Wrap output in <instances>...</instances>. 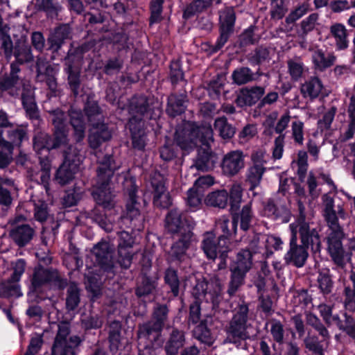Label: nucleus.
Returning a JSON list of instances; mask_svg holds the SVG:
<instances>
[{"mask_svg": "<svg viewBox=\"0 0 355 355\" xmlns=\"http://www.w3.org/2000/svg\"><path fill=\"white\" fill-rule=\"evenodd\" d=\"M126 128L130 133L132 147L137 150H144L146 146V132L142 119L137 116H130Z\"/></svg>", "mask_w": 355, "mask_h": 355, "instance_id": "obj_20", "label": "nucleus"}, {"mask_svg": "<svg viewBox=\"0 0 355 355\" xmlns=\"http://www.w3.org/2000/svg\"><path fill=\"white\" fill-rule=\"evenodd\" d=\"M63 71L67 76V87L71 96L76 98L80 95L81 87V64L64 58Z\"/></svg>", "mask_w": 355, "mask_h": 355, "instance_id": "obj_19", "label": "nucleus"}, {"mask_svg": "<svg viewBox=\"0 0 355 355\" xmlns=\"http://www.w3.org/2000/svg\"><path fill=\"white\" fill-rule=\"evenodd\" d=\"M330 33L335 38L338 50H345L349 46L348 33L345 26L340 23H335L330 26Z\"/></svg>", "mask_w": 355, "mask_h": 355, "instance_id": "obj_41", "label": "nucleus"}, {"mask_svg": "<svg viewBox=\"0 0 355 355\" xmlns=\"http://www.w3.org/2000/svg\"><path fill=\"white\" fill-rule=\"evenodd\" d=\"M37 78L41 81H44L49 94L51 96H59L60 91L58 88L56 75L58 70L55 67L48 62L46 58L37 56V60L34 66Z\"/></svg>", "mask_w": 355, "mask_h": 355, "instance_id": "obj_16", "label": "nucleus"}, {"mask_svg": "<svg viewBox=\"0 0 355 355\" xmlns=\"http://www.w3.org/2000/svg\"><path fill=\"white\" fill-rule=\"evenodd\" d=\"M189 101L186 90L171 93L167 97L166 113L171 118L181 116L185 112Z\"/></svg>", "mask_w": 355, "mask_h": 355, "instance_id": "obj_26", "label": "nucleus"}, {"mask_svg": "<svg viewBox=\"0 0 355 355\" xmlns=\"http://www.w3.org/2000/svg\"><path fill=\"white\" fill-rule=\"evenodd\" d=\"M245 155L241 150H232L224 155L220 166L224 175L232 177L245 166Z\"/></svg>", "mask_w": 355, "mask_h": 355, "instance_id": "obj_23", "label": "nucleus"}, {"mask_svg": "<svg viewBox=\"0 0 355 355\" xmlns=\"http://www.w3.org/2000/svg\"><path fill=\"white\" fill-rule=\"evenodd\" d=\"M91 132L88 137L89 146L93 149L98 148L101 144L111 139L112 134L108 125L103 119H98L90 123Z\"/></svg>", "mask_w": 355, "mask_h": 355, "instance_id": "obj_25", "label": "nucleus"}, {"mask_svg": "<svg viewBox=\"0 0 355 355\" xmlns=\"http://www.w3.org/2000/svg\"><path fill=\"white\" fill-rule=\"evenodd\" d=\"M22 275V262L19 260L7 281L2 284L0 295L3 297H19L20 280Z\"/></svg>", "mask_w": 355, "mask_h": 355, "instance_id": "obj_27", "label": "nucleus"}, {"mask_svg": "<svg viewBox=\"0 0 355 355\" xmlns=\"http://www.w3.org/2000/svg\"><path fill=\"white\" fill-rule=\"evenodd\" d=\"M44 340L42 334H35L30 340L26 352L24 355H36L42 348Z\"/></svg>", "mask_w": 355, "mask_h": 355, "instance_id": "obj_64", "label": "nucleus"}, {"mask_svg": "<svg viewBox=\"0 0 355 355\" xmlns=\"http://www.w3.org/2000/svg\"><path fill=\"white\" fill-rule=\"evenodd\" d=\"M300 93L305 98L313 101L320 97L324 89L322 80L318 76H311L300 85Z\"/></svg>", "mask_w": 355, "mask_h": 355, "instance_id": "obj_33", "label": "nucleus"}, {"mask_svg": "<svg viewBox=\"0 0 355 355\" xmlns=\"http://www.w3.org/2000/svg\"><path fill=\"white\" fill-rule=\"evenodd\" d=\"M259 39L254 37V26H250L245 29L239 36L238 46L240 49L257 44Z\"/></svg>", "mask_w": 355, "mask_h": 355, "instance_id": "obj_55", "label": "nucleus"}, {"mask_svg": "<svg viewBox=\"0 0 355 355\" xmlns=\"http://www.w3.org/2000/svg\"><path fill=\"white\" fill-rule=\"evenodd\" d=\"M270 334L273 340L278 344H282L284 338V329L282 323L277 320L272 319L271 322Z\"/></svg>", "mask_w": 355, "mask_h": 355, "instance_id": "obj_63", "label": "nucleus"}, {"mask_svg": "<svg viewBox=\"0 0 355 355\" xmlns=\"http://www.w3.org/2000/svg\"><path fill=\"white\" fill-rule=\"evenodd\" d=\"M246 329L245 322L232 318L227 331V339L229 343L237 346L240 345L243 341L249 337Z\"/></svg>", "mask_w": 355, "mask_h": 355, "instance_id": "obj_36", "label": "nucleus"}, {"mask_svg": "<svg viewBox=\"0 0 355 355\" xmlns=\"http://www.w3.org/2000/svg\"><path fill=\"white\" fill-rule=\"evenodd\" d=\"M167 78L173 89L180 83H187L182 67V62L180 59H173L170 61Z\"/></svg>", "mask_w": 355, "mask_h": 355, "instance_id": "obj_37", "label": "nucleus"}, {"mask_svg": "<svg viewBox=\"0 0 355 355\" xmlns=\"http://www.w3.org/2000/svg\"><path fill=\"white\" fill-rule=\"evenodd\" d=\"M72 38V28L68 24H60L51 31L47 40V50L58 53L65 42Z\"/></svg>", "mask_w": 355, "mask_h": 355, "instance_id": "obj_22", "label": "nucleus"}, {"mask_svg": "<svg viewBox=\"0 0 355 355\" xmlns=\"http://www.w3.org/2000/svg\"><path fill=\"white\" fill-rule=\"evenodd\" d=\"M252 264V253L249 249H243L237 253L236 260L231 265L241 268L246 266L250 270Z\"/></svg>", "mask_w": 355, "mask_h": 355, "instance_id": "obj_60", "label": "nucleus"}, {"mask_svg": "<svg viewBox=\"0 0 355 355\" xmlns=\"http://www.w3.org/2000/svg\"><path fill=\"white\" fill-rule=\"evenodd\" d=\"M128 199L125 204V210L123 211V216L132 220L140 214L139 202L137 200V187L132 183L130 188L127 189Z\"/></svg>", "mask_w": 355, "mask_h": 355, "instance_id": "obj_38", "label": "nucleus"}, {"mask_svg": "<svg viewBox=\"0 0 355 355\" xmlns=\"http://www.w3.org/2000/svg\"><path fill=\"white\" fill-rule=\"evenodd\" d=\"M116 170L115 162L111 155H105L97 168V180L92 196L96 206L91 211L92 218L101 227L106 225L105 213L115 207V195L111 189L112 179Z\"/></svg>", "mask_w": 355, "mask_h": 355, "instance_id": "obj_3", "label": "nucleus"}, {"mask_svg": "<svg viewBox=\"0 0 355 355\" xmlns=\"http://www.w3.org/2000/svg\"><path fill=\"white\" fill-rule=\"evenodd\" d=\"M243 196V189L239 184H234L230 189V193L226 190H216L209 193L206 199V203L207 205L214 207H218L220 209H224L227 207L228 203L230 204V212L231 218H233L234 214H238L243 211L245 207L250 209V220H249V229L251 227V223L253 218V212L252 209L251 203L245 205L241 209V202Z\"/></svg>", "mask_w": 355, "mask_h": 355, "instance_id": "obj_5", "label": "nucleus"}, {"mask_svg": "<svg viewBox=\"0 0 355 355\" xmlns=\"http://www.w3.org/2000/svg\"><path fill=\"white\" fill-rule=\"evenodd\" d=\"M83 110L88 118L89 123L96 121L98 119H103L101 109L98 105V101L95 99L94 94H89L87 96Z\"/></svg>", "mask_w": 355, "mask_h": 355, "instance_id": "obj_42", "label": "nucleus"}, {"mask_svg": "<svg viewBox=\"0 0 355 355\" xmlns=\"http://www.w3.org/2000/svg\"><path fill=\"white\" fill-rule=\"evenodd\" d=\"M254 72L248 67H239L236 68L232 73L233 83L243 85L254 81Z\"/></svg>", "mask_w": 355, "mask_h": 355, "instance_id": "obj_48", "label": "nucleus"}, {"mask_svg": "<svg viewBox=\"0 0 355 355\" xmlns=\"http://www.w3.org/2000/svg\"><path fill=\"white\" fill-rule=\"evenodd\" d=\"M71 333V324L62 320L58 324V331L51 347V355H74L73 348L68 345L67 337Z\"/></svg>", "mask_w": 355, "mask_h": 355, "instance_id": "obj_17", "label": "nucleus"}, {"mask_svg": "<svg viewBox=\"0 0 355 355\" xmlns=\"http://www.w3.org/2000/svg\"><path fill=\"white\" fill-rule=\"evenodd\" d=\"M336 113V107L333 106L326 112L321 119L318 121V129L322 132L330 129Z\"/></svg>", "mask_w": 355, "mask_h": 355, "instance_id": "obj_61", "label": "nucleus"}, {"mask_svg": "<svg viewBox=\"0 0 355 355\" xmlns=\"http://www.w3.org/2000/svg\"><path fill=\"white\" fill-rule=\"evenodd\" d=\"M19 77L15 71V65L11 64V71L9 76L0 78V88L1 90H10V94L14 95L13 88L16 87Z\"/></svg>", "mask_w": 355, "mask_h": 355, "instance_id": "obj_57", "label": "nucleus"}, {"mask_svg": "<svg viewBox=\"0 0 355 355\" xmlns=\"http://www.w3.org/2000/svg\"><path fill=\"white\" fill-rule=\"evenodd\" d=\"M34 206V216L36 220L44 222L46 220L49 216V207L44 200H32Z\"/></svg>", "mask_w": 355, "mask_h": 355, "instance_id": "obj_59", "label": "nucleus"}, {"mask_svg": "<svg viewBox=\"0 0 355 355\" xmlns=\"http://www.w3.org/2000/svg\"><path fill=\"white\" fill-rule=\"evenodd\" d=\"M123 67V61L119 58L108 59L103 67V72L107 76L119 73Z\"/></svg>", "mask_w": 355, "mask_h": 355, "instance_id": "obj_62", "label": "nucleus"}, {"mask_svg": "<svg viewBox=\"0 0 355 355\" xmlns=\"http://www.w3.org/2000/svg\"><path fill=\"white\" fill-rule=\"evenodd\" d=\"M214 125L218 130L219 135L223 139H230L236 133V128L229 123L225 117L216 119Z\"/></svg>", "mask_w": 355, "mask_h": 355, "instance_id": "obj_51", "label": "nucleus"}, {"mask_svg": "<svg viewBox=\"0 0 355 355\" xmlns=\"http://www.w3.org/2000/svg\"><path fill=\"white\" fill-rule=\"evenodd\" d=\"M317 282L319 289L323 295H329L332 292L334 282L329 270L320 271L318 273Z\"/></svg>", "mask_w": 355, "mask_h": 355, "instance_id": "obj_53", "label": "nucleus"}, {"mask_svg": "<svg viewBox=\"0 0 355 355\" xmlns=\"http://www.w3.org/2000/svg\"><path fill=\"white\" fill-rule=\"evenodd\" d=\"M200 303L195 300L189 306V313L187 318L188 324L196 325L193 330V336L195 338L202 343L210 345L214 341L211 330L209 327V323L211 322L212 318L207 317L203 320H200Z\"/></svg>", "mask_w": 355, "mask_h": 355, "instance_id": "obj_9", "label": "nucleus"}, {"mask_svg": "<svg viewBox=\"0 0 355 355\" xmlns=\"http://www.w3.org/2000/svg\"><path fill=\"white\" fill-rule=\"evenodd\" d=\"M158 287V279L152 276L144 274L141 276L140 282L137 284L135 289V294L140 300V309L135 314L137 315L144 316L146 313L147 302H150L155 298Z\"/></svg>", "mask_w": 355, "mask_h": 355, "instance_id": "obj_14", "label": "nucleus"}, {"mask_svg": "<svg viewBox=\"0 0 355 355\" xmlns=\"http://www.w3.org/2000/svg\"><path fill=\"white\" fill-rule=\"evenodd\" d=\"M213 5L209 0H193L183 10L182 17L189 19L196 15L201 13Z\"/></svg>", "mask_w": 355, "mask_h": 355, "instance_id": "obj_44", "label": "nucleus"}, {"mask_svg": "<svg viewBox=\"0 0 355 355\" xmlns=\"http://www.w3.org/2000/svg\"><path fill=\"white\" fill-rule=\"evenodd\" d=\"M291 236L290 239V249L284 255V260L287 264H292L297 268H301L304 264L309 256L307 250L297 245V227L293 224L290 225Z\"/></svg>", "mask_w": 355, "mask_h": 355, "instance_id": "obj_18", "label": "nucleus"}, {"mask_svg": "<svg viewBox=\"0 0 355 355\" xmlns=\"http://www.w3.org/2000/svg\"><path fill=\"white\" fill-rule=\"evenodd\" d=\"M264 94L265 89L261 86L243 87L237 94L235 103L239 107H251L259 102Z\"/></svg>", "mask_w": 355, "mask_h": 355, "instance_id": "obj_30", "label": "nucleus"}, {"mask_svg": "<svg viewBox=\"0 0 355 355\" xmlns=\"http://www.w3.org/2000/svg\"><path fill=\"white\" fill-rule=\"evenodd\" d=\"M169 307L170 305L166 303L155 302L153 306L150 320L164 327L168 319Z\"/></svg>", "mask_w": 355, "mask_h": 355, "instance_id": "obj_46", "label": "nucleus"}, {"mask_svg": "<svg viewBox=\"0 0 355 355\" xmlns=\"http://www.w3.org/2000/svg\"><path fill=\"white\" fill-rule=\"evenodd\" d=\"M309 10V5L308 3L304 2L301 4H298L286 17V24L288 25L294 24L296 21L305 15L308 12Z\"/></svg>", "mask_w": 355, "mask_h": 355, "instance_id": "obj_58", "label": "nucleus"}, {"mask_svg": "<svg viewBox=\"0 0 355 355\" xmlns=\"http://www.w3.org/2000/svg\"><path fill=\"white\" fill-rule=\"evenodd\" d=\"M134 244L133 237L125 231L121 232L119 235L117 251V262L121 268L128 269L132 261V254L130 251Z\"/></svg>", "mask_w": 355, "mask_h": 355, "instance_id": "obj_24", "label": "nucleus"}, {"mask_svg": "<svg viewBox=\"0 0 355 355\" xmlns=\"http://www.w3.org/2000/svg\"><path fill=\"white\" fill-rule=\"evenodd\" d=\"M164 282L169 288L168 293H171L173 297L180 295V281L176 269L172 267L166 268L164 271Z\"/></svg>", "mask_w": 355, "mask_h": 355, "instance_id": "obj_40", "label": "nucleus"}, {"mask_svg": "<svg viewBox=\"0 0 355 355\" xmlns=\"http://www.w3.org/2000/svg\"><path fill=\"white\" fill-rule=\"evenodd\" d=\"M94 46L93 42H85L75 48L71 44L64 58H69L71 61L81 64L85 53L89 51Z\"/></svg>", "mask_w": 355, "mask_h": 355, "instance_id": "obj_47", "label": "nucleus"}, {"mask_svg": "<svg viewBox=\"0 0 355 355\" xmlns=\"http://www.w3.org/2000/svg\"><path fill=\"white\" fill-rule=\"evenodd\" d=\"M336 59V56L332 53L329 54L328 56L326 57L322 50H318L313 56V62L315 67L320 71L331 67L334 64Z\"/></svg>", "mask_w": 355, "mask_h": 355, "instance_id": "obj_49", "label": "nucleus"}, {"mask_svg": "<svg viewBox=\"0 0 355 355\" xmlns=\"http://www.w3.org/2000/svg\"><path fill=\"white\" fill-rule=\"evenodd\" d=\"M236 15L233 6H226L219 11V36L213 46V51H220L234 32Z\"/></svg>", "mask_w": 355, "mask_h": 355, "instance_id": "obj_11", "label": "nucleus"}, {"mask_svg": "<svg viewBox=\"0 0 355 355\" xmlns=\"http://www.w3.org/2000/svg\"><path fill=\"white\" fill-rule=\"evenodd\" d=\"M192 295L196 300L206 297L211 301L213 306H218L223 300V285L219 279L198 280L193 288Z\"/></svg>", "mask_w": 355, "mask_h": 355, "instance_id": "obj_12", "label": "nucleus"}, {"mask_svg": "<svg viewBox=\"0 0 355 355\" xmlns=\"http://www.w3.org/2000/svg\"><path fill=\"white\" fill-rule=\"evenodd\" d=\"M270 59V50L263 45L257 46L247 55V60L252 67L260 66L263 62H269Z\"/></svg>", "mask_w": 355, "mask_h": 355, "instance_id": "obj_45", "label": "nucleus"}, {"mask_svg": "<svg viewBox=\"0 0 355 355\" xmlns=\"http://www.w3.org/2000/svg\"><path fill=\"white\" fill-rule=\"evenodd\" d=\"M164 3V0H150L149 3L150 15L148 19L150 26L160 23L163 20L162 12Z\"/></svg>", "mask_w": 355, "mask_h": 355, "instance_id": "obj_50", "label": "nucleus"}, {"mask_svg": "<svg viewBox=\"0 0 355 355\" xmlns=\"http://www.w3.org/2000/svg\"><path fill=\"white\" fill-rule=\"evenodd\" d=\"M164 327L150 320L139 324L137 336L139 338L147 340L150 344L155 345L160 340Z\"/></svg>", "mask_w": 355, "mask_h": 355, "instance_id": "obj_31", "label": "nucleus"}, {"mask_svg": "<svg viewBox=\"0 0 355 355\" xmlns=\"http://www.w3.org/2000/svg\"><path fill=\"white\" fill-rule=\"evenodd\" d=\"M63 156V162L55 174V180L62 186L70 183L74 179L75 174L79 171L83 162L80 150L72 146H69L64 151Z\"/></svg>", "mask_w": 355, "mask_h": 355, "instance_id": "obj_6", "label": "nucleus"}, {"mask_svg": "<svg viewBox=\"0 0 355 355\" xmlns=\"http://www.w3.org/2000/svg\"><path fill=\"white\" fill-rule=\"evenodd\" d=\"M266 171L263 166L253 165L248 170V180L250 183V191H254L261 182L262 176Z\"/></svg>", "mask_w": 355, "mask_h": 355, "instance_id": "obj_52", "label": "nucleus"}, {"mask_svg": "<svg viewBox=\"0 0 355 355\" xmlns=\"http://www.w3.org/2000/svg\"><path fill=\"white\" fill-rule=\"evenodd\" d=\"M186 342L185 332L173 327L164 345L166 355H177Z\"/></svg>", "mask_w": 355, "mask_h": 355, "instance_id": "obj_35", "label": "nucleus"}, {"mask_svg": "<svg viewBox=\"0 0 355 355\" xmlns=\"http://www.w3.org/2000/svg\"><path fill=\"white\" fill-rule=\"evenodd\" d=\"M91 252L94 255L96 266L101 272L107 276L115 274L114 252L109 242L102 240L93 247Z\"/></svg>", "mask_w": 355, "mask_h": 355, "instance_id": "obj_15", "label": "nucleus"}, {"mask_svg": "<svg viewBox=\"0 0 355 355\" xmlns=\"http://www.w3.org/2000/svg\"><path fill=\"white\" fill-rule=\"evenodd\" d=\"M30 92L26 89L24 83V110L26 116L31 120L35 129H38L42 120L35 96L33 94H29Z\"/></svg>", "mask_w": 355, "mask_h": 355, "instance_id": "obj_32", "label": "nucleus"}, {"mask_svg": "<svg viewBox=\"0 0 355 355\" xmlns=\"http://www.w3.org/2000/svg\"><path fill=\"white\" fill-rule=\"evenodd\" d=\"M128 113L144 121H156L161 115L160 109L155 106L154 99L148 96L136 94L129 100Z\"/></svg>", "mask_w": 355, "mask_h": 355, "instance_id": "obj_7", "label": "nucleus"}, {"mask_svg": "<svg viewBox=\"0 0 355 355\" xmlns=\"http://www.w3.org/2000/svg\"><path fill=\"white\" fill-rule=\"evenodd\" d=\"M31 285L34 291L33 293L28 294L30 300L35 296V292H37L43 286H53L60 290H63L67 286V280L60 276L57 269L45 268L39 265L34 270Z\"/></svg>", "mask_w": 355, "mask_h": 355, "instance_id": "obj_10", "label": "nucleus"}, {"mask_svg": "<svg viewBox=\"0 0 355 355\" xmlns=\"http://www.w3.org/2000/svg\"><path fill=\"white\" fill-rule=\"evenodd\" d=\"M49 118L53 128L52 134H38L33 137V147L38 155L44 169H49V155L51 150H56L69 144V125L73 129V137L77 143L85 136V122L81 112H71L69 121L64 112L60 108L49 111Z\"/></svg>", "mask_w": 355, "mask_h": 355, "instance_id": "obj_1", "label": "nucleus"}, {"mask_svg": "<svg viewBox=\"0 0 355 355\" xmlns=\"http://www.w3.org/2000/svg\"><path fill=\"white\" fill-rule=\"evenodd\" d=\"M343 319H340L338 315H331V319L335 322L339 330L345 333L355 343V318L344 313L343 314Z\"/></svg>", "mask_w": 355, "mask_h": 355, "instance_id": "obj_39", "label": "nucleus"}, {"mask_svg": "<svg viewBox=\"0 0 355 355\" xmlns=\"http://www.w3.org/2000/svg\"><path fill=\"white\" fill-rule=\"evenodd\" d=\"M174 141L175 143L165 144L159 148L160 158L164 161L169 162L178 157V148H180V147L175 141V136L174 137Z\"/></svg>", "mask_w": 355, "mask_h": 355, "instance_id": "obj_56", "label": "nucleus"}, {"mask_svg": "<svg viewBox=\"0 0 355 355\" xmlns=\"http://www.w3.org/2000/svg\"><path fill=\"white\" fill-rule=\"evenodd\" d=\"M176 241L172 244L168 256L172 261L182 262L184 260L187 251L190 248L193 241L196 240L194 234H184L178 235Z\"/></svg>", "mask_w": 355, "mask_h": 355, "instance_id": "obj_29", "label": "nucleus"}, {"mask_svg": "<svg viewBox=\"0 0 355 355\" xmlns=\"http://www.w3.org/2000/svg\"><path fill=\"white\" fill-rule=\"evenodd\" d=\"M343 237V231L339 228L333 230L327 237L328 252L334 262L338 266H342L345 262L346 253L342 243Z\"/></svg>", "mask_w": 355, "mask_h": 355, "instance_id": "obj_21", "label": "nucleus"}, {"mask_svg": "<svg viewBox=\"0 0 355 355\" xmlns=\"http://www.w3.org/2000/svg\"><path fill=\"white\" fill-rule=\"evenodd\" d=\"M164 223L166 230L172 235L173 239H175V236L187 234L189 231V234H194L193 232L196 226L194 220L187 211L178 208H173L168 211Z\"/></svg>", "mask_w": 355, "mask_h": 355, "instance_id": "obj_8", "label": "nucleus"}, {"mask_svg": "<svg viewBox=\"0 0 355 355\" xmlns=\"http://www.w3.org/2000/svg\"><path fill=\"white\" fill-rule=\"evenodd\" d=\"M38 10L46 13L47 16L56 17L61 10L59 3L55 0H36Z\"/></svg>", "mask_w": 355, "mask_h": 355, "instance_id": "obj_54", "label": "nucleus"}, {"mask_svg": "<svg viewBox=\"0 0 355 355\" xmlns=\"http://www.w3.org/2000/svg\"><path fill=\"white\" fill-rule=\"evenodd\" d=\"M230 270L231 275L227 293L231 297L234 296L239 288L244 284L246 275L250 269L246 266L241 268L238 266L230 265Z\"/></svg>", "mask_w": 355, "mask_h": 355, "instance_id": "obj_34", "label": "nucleus"}, {"mask_svg": "<svg viewBox=\"0 0 355 355\" xmlns=\"http://www.w3.org/2000/svg\"><path fill=\"white\" fill-rule=\"evenodd\" d=\"M298 227L297 232L300 234V237L302 244L300 245L304 249H309L311 246V250L314 252H318L320 250L321 242L320 237L318 232L316 229H310L309 224L308 223H303L302 224L295 226Z\"/></svg>", "mask_w": 355, "mask_h": 355, "instance_id": "obj_28", "label": "nucleus"}, {"mask_svg": "<svg viewBox=\"0 0 355 355\" xmlns=\"http://www.w3.org/2000/svg\"><path fill=\"white\" fill-rule=\"evenodd\" d=\"M175 141L183 150L200 146L194 161L198 171H212L219 164L218 155L211 149L214 132L210 125H198L196 122L187 121L176 130Z\"/></svg>", "mask_w": 355, "mask_h": 355, "instance_id": "obj_2", "label": "nucleus"}, {"mask_svg": "<svg viewBox=\"0 0 355 355\" xmlns=\"http://www.w3.org/2000/svg\"><path fill=\"white\" fill-rule=\"evenodd\" d=\"M250 209L245 207L241 214H234L232 220H224L220 224V228L223 234L216 239L215 234L212 232H206L201 241L200 248L206 258L209 261H214L220 250L223 247L231 245V241H238V225L239 223L241 234L239 239H241L243 234L249 230Z\"/></svg>", "mask_w": 355, "mask_h": 355, "instance_id": "obj_4", "label": "nucleus"}, {"mask_svg": "<svg viewBox=\"0 0 355 355\" xmlns=\"http://www.w3.org/2000/svg\"><path fill=\"white\" fill-rule=\"evenodd\" d=\"M80 302V289L76 282H71L67 290L65 308L68 312L76 311Z\"/></svg>", "mask_w": 355, "mask_h": 355, "instance_id": "obj_43", "label": "nucleus"}, {"mask_svg": "<svg viewBox=\"0 0 355 355\" xmlns=\"http://www.w3.org/2000/svg\"><path fill=\"white\" fill-rule=\"evenodd\" d=\"M150 192L153 195V204L159 209H168L173 200L165 184L164 178L160 172H155L150 178Z\"/></svg>", "mask_w": 355, "mask_h": 355, "instance_id": "obj_13", "label": "nucleus"}]
</instances>
